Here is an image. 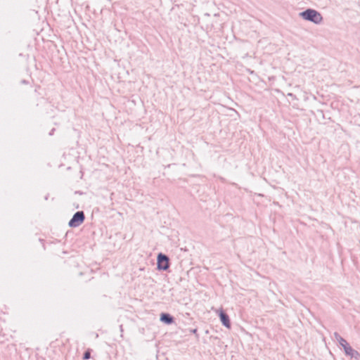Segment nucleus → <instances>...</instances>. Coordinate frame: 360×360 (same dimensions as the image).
Wrapping results in <instances>:
<instances>
[{"mask_svg":"<svg viewBox=\"0 0 360 360\" xmlns=\"http://www.w3.org/2000/svg\"><path fill=\"white\" fill-rule=\"evenodd\" d=\"M160 320L167 324H170L173 322V318L167 314H162L160 316Z\"/></svg>","mask_w":360,"mask_h":360,"instance_id":"39448f33","label":"nucleus"},{"mask_svg":"<svg viewBox=\"0 0 360 360\" xmlns=\"http://www.w3.org/2000/svg\"><path fill=\"white\" fill-rule=\"evenodd\" d=\"M169 267V259L164 255L160 254L158 257V268L166 270Z\"/></svg>","mask_w":360,"mask_h":360,"instance_id":"7ed1b4c3","label":"nucleus"},{"mask_svg":"<svg viewBox=\"0 0 360 360\" xmlns=\"http://www.w3.org/2000/svg\"><path fill=\"white\" fill-rule=\"evenodd\" d=\"M301 15L305 20L312 21L316 24L320 23L323 20L321 15L316 11L312 9H307L302 12Z\"/></svg>","mask_w":360,"mask_h":360,"instance_id":"f257e3e1","label":"nucleus"},{"mask_svg":"<svg viewBox=\"0 0 360 360\" xmlns=\"http://www.w3.org/2000/svg\"><path fill=\"white\" fill-rule=\"evenodd\" d=\"M345 351L346 352L347 354L348 355H350L352 356H359V353L354 350L350 346L347 345V346H345Z\"/></svg>","mask_w":360,"mask_h":360,"instance_id":"423d86ee","label":"nucleus"},{"mask_svg":"<svg viewBox=\"0 0 360 360\" xmlns=\"http://www.w3.org/2000/svg\"><path fill=\"white\" fill-rule=\"evenodd\" d=\"M89 358H90V352L89 351H86L84 353V359L86 360V359H89Z\"/></svg>","mask_w":360,"mask_h":360,"instance_id":"0eeeda50","label":"nucleus"},{"mask_svg":"<svg viewBox=\"0 0 360 360\" xmlns=\"http://www.w3.org/2000/svg\"><path fill=\"white\" fill-rule=\"evenodd\" d=\"M340 344L343 346L344 348H345V346L349 345L348 343L347 342V341L344 339H341Z\"/></svg>","mask_w":360,"mask_h":360,"instance_id":"6e6552de","label":"nucleus"},{"mask_svg":"<svg viewBox=\"0 0 360 360\" xmlns=\"http://www.w3.org/2000/svg\"><path fill=\"white\" fill-rule=\"evenodd\" d=\"M84 220V214L83 212H76L72 219L69 221L70 227H77L83 223Z\"/></svg>","mask_w":360,"mask_h":360,"instance_id":"f03ea898","label":"nucleus"},{"mask_svg":"<svg viewBox=\"0 0 360 360\" xmlns=\"http://www.w3.org/2000/svg\"><path fill=\"white\" fill-rule=\"evenodd\" d=\"M219 314L220 316L221 321L222 322L223 325L225 326L226 328H231V323L230 320L227 314H226L222 310H220L219 311Z\"/></svg>","mask_w":360,"mask_h":360,"instance_id":"20e7f679","label":"nucleus"}]
</instances>
